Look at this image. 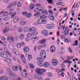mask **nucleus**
I'll return each mask as SVG.
<instances>
[{"label":"nucleus","instance_id":"obj_61","mask_svg":"<svg viewBox=\"0 0 80 80\" xmlns=\"http://www.w3.org/2000/svg\"><path fill=\"white\" fill-rule=\"evenodd\" d=\"M48 12L50 14H52V13H53V11L51 10H49Z\"/></svg>","mask_w":80,"mask_h":80},{"label":"nucleus","instance_id":"obj_17","mask_svg":"<svg viewBox=\"0 0 80 80\" xmlns=\"http://www.w3.org/2000/svg\"><path fill=\"white\" fill-rule=\"evenodd\" d=\"M31 40H32L33 41H36L38 40V36L32 37L31 38Z\"/></svg>","mask_w":80,"mask_h":80},{"label":"nucleus","instance_id":"obj_8","mask_svg":"<svg viewBox=\"0 0 80 80\" xmlns=\"http://www.w3.org/2000/svg\"><path fill=\"white\" fill-rule=\"evenodd\" d=\"M36 72L37 73L39 74V75H43V72L42 71V69L38 68L36 70Z\"/></svg>","mask_w":80,"mask_h":80},{"label":"nucleus","instance_id":"obj_55","mask_svg":"<svg viewBox=\"0 0 80 80\" xmlns=\"http://www.w3.org/2000/svg\"><path fill=\"white\" fill-rule=\"evenodd\" d=\"M12 6H13L12 5V3H11L8 6V8H11Z\"/></svg>","mask_w":80,"mask_h":80},{"label":"nucleus","instance_id":"obj_15","mask_svg":"<svg viewBox=\"0 0 80 80\" xmlns=\"http://www.w3.org/2000/svg\"><path fill=\"white\" fill-rule=\"evenodd\" d=\"M46 27L48 29H52V28H53L54 27L53 26L52 24H48L47 25Z\"/></svg>","mask_w":80,"mask_h":80},{"label":"nucleus","instance_id":"obj_6","mask_svg":"<svg viewBox=\"0 0 80 80\" xmlns=\"http://www.w3.org/2000/svg\"><path fill=\"white\" fill-rule=\"evenodd\" d=\"M42 35H44L45 37L48 36V32L47 30H43L42 31Z\"/></svg>","mask_w":80,"mask_h":80},{"label":"nucleus","instance_id":"obj_62","mask_svg":"<svg viewBox=\"0 0 80 80\" xmlns=\"http://www.w3.org/2000/svg\"><path fill=\"white\" fill-rule=\"evenodd\" d=\"M18 68H19L20 69V71H21L22 67H21V66H20V65H18Z\"/></svg>","mask_w":80,"mask_h":80},{"label":"nucleus","instance_id":"obj_63","mask_svg":"<svg viewBox=\"0 0 80 80\" xmlns=\"http://www.w3.org/2000/svg\"><path fill=\"white\" fill-rule=\"evenodd\" d=\"M30 66L31 68H34V65H33L32 64H30Z\"/></svg>","mask_w":80,"mask_h":80},{"label":"nucleus","instance_id":"obj_22","mask_svg":"<svg viewBox=\"0 0 80 80\" xmlns=\"http://www.w3.org/2000/svg\"><path fill=\"white\" fill-rule=\"evenodd\" d=\"M28 27H24L23 28V30L24 33H27L28 31Z\"/></svg>","mask_w":80,"mask_h":80},{"label":"nucleus","instance_id":"obj_58","mask_svg":"<svg viewBox=\"0 0 80 80\" xmlns=\"http://www.w3.org/2000/svg\"><path fill=\"white\" fill-rule=\"evenodd\" d=\"M9 75L10 76H12L13 77V72H9Z\"/></svg>","mask_w":80,"mask_h":80},{"label":"nucleus","instance_id":"obj_29","mask_svg":"<svg viewBox=\"0 0 80 80\" xmlns=\"http://www.w3.org/2000/svg\"><path fill=\"white\" fill-rule=\"evenodd\" d=\"M10 17H6L4 18L3 20L4 22H7L8 20H10Z\"/></svg>","mask_w":80,"mask_h":80},{"label":"nucleus","instance_id":"obj_43","mask_svg":"<svg viewBox=\"0 0 80 80\" xmlns=\"http://www.w3.org/2000/svg\"><path fill=\"white\" fill-rule=\"evenodd\" d=\"M10 40L12 42H14L15 41V38H14V37H10Z\"/></svg>","mask_w":80,"mask_h":80},{"label":"nucleus","instance_id":"obj_42","mask_svg":"<svg viewBox=\"0 0 80 80\" xmlns=\"http://www.w3.org/2000/svg\"><path fill=\"white\" fill-rule=\"evenodd\" d=\"M56 5H62V2H57Z\"/></svg>","mask_w":80,"mask_h":80},{"label":"nucleus","instance_id":"obj_30","mask_svg":"<svg viewBox=\"0 0 80 80\" xmlns=\"http://www.w3.org/2000/svg\"><path fill=\"white\" fill-rule=\"evenodd\" d=\"M23 31V28H19L18 29V33H21Z\"/></svg>","mask_w":80,"mask_h":80},{"label":"nucleus","instance_id":"obj_12","mask_svg":"<svg viewBox=\"0 0 80 80\" xmlns=\"http://www.w3.org/2000/svg\"><path fill=\"white\" fill-rule=\"evenodd\" d=\"M43 10V8L42 7H39L35 8L34 12H39V11H42Z\"/></svg>","mask_w":80,"mask_h":80},{"label":"nucleus","instance_id":"obj_40","mask_svg":"<svg viewBox=\"0 0 80 80\" xmlns=\"http://www.w3.org/2000/svg\"><path fill=\"white\" fill-rule=\"evenodd\" d=\"M38 62V65L40 66V67H42L43 64L41 62Z\"/></svg>","mask_w":80,"mask_h":80},{"label":"nucleus","instance_id":"obj_64","mask_svg":"<svg viewBox=\"0 0 80 80\" xmlns=\"http://www.w3.org/2000/svg\"><path fill=\"white\" fill-rule=\"evenodd\" d=\"M69 51L71 53H72V49H71L70 47L69 48Z\"/></svg>","mask_w":80,"mask_h":80},{"label":"nucleus","instance_id":"obj_60","mask_svg":"<svg viewBox=\"0 0 80 80\" xmlns=\"http://www.w3.org/2000/svg\"><path fill=\"white\" fill-rule=\"evenodd\" d=\"M9 30H10V31H15V29L10 28Z\"/></svg>","mask_w":80,"mask_h":80},{"label":"nucleus","instance_id":"obj_47","mask_svg":"<svg viewBox=\"0 0 80 80\" xmlns=\"http://www.w3.org/2000/svg\"><path fill=\"white\" fill-rule=\"evenodd\" d=\"M78 42V41H75V42H74V44H72V45H73V46L76 45L77 46L78 45V43H77Z\"/></svg>","mask_w":80,"mask_h":80},{"label":"nucleus","instance_id":"obj_23","mask_svg":"<svg viewBox=\"0 0 80 80\" xmlns=\"http://www.w3.org/2000/svg\"><path fill=\"white\" fill-rule=\"evenodd\" d=\"M44 67H48L50 65V64L48 62H45L43 64Z\"/></svg>","mask_w":80,"mask_h":80},{"label":"nucleus","instance_id":"obj_31","mask_svg":"<svg viewBox=\"0 0 80 80\" xmlns=\"http://www.w3.org/2000/svg\"><path fill=\"white\" fill-rule=\"evenodd\" d=\"M37 60L38 61H39V62H43V59L42 58L39 57L37 59Z\"/></svg>","mask_w":80,"mask_h":80},{"label":"nucleus","instance_id":"obj_10","mask_svg":"<svg viewBox=\"0 0 80 80\" xmlns=\"http://www.w3.org/2000/svg\"><path fill=\"white\" fill-rule=\"evenodd\" d=\"M21 58H22V62L23 63H26V62H27V61H26V59L25 58V56L23 54H21L20 55Z\"/></svg>","mask_w":80,"mask_h":80},{"label":"nucleus","instance_id":"obj_35","mask_svg":"<svg viewBox=\"0 0 80 80\" xmlns=\"http://www.w3.org/2000/svg\"><path fill=\"white\" fill-rule=\"evenodd\" d=\"M49 18L51 20H53L55 19V18L53 15H51L50 16V17Z\"/></svg>","mask_w":80,"mask_h":80},{"label":"nucleus","instance_id":"obj_51","mask_svg":"<svg viewBox=\"0 0 80 80\" xmlns=\"http://www.w3.org/2000/svg\"><path fill=\"white\" fill-rule=\"evenodd\" d=\"M17 5L18 7H21L22 5V3H21V2H18L17 4Z\"/></svg>","mask_w":80,"mask_h":80},{"label":"nucleus","instance_id":"obj_45","mask_svg":"<svg viewBox=\"0 0 80 80\" xmlns=\"http://www.w3.org/2000/svg\"><path fill=\"white\" fill-rule=\"evenodd\" d=\"M2 2L4 3H7L8 2V0H3Z\"/></svg>","mask_w":80,"mask_h":80},{"label":"nucleus","instance_id":"obj_39","mask_svg":"<svg viewBox=\"0 0 80 80\" xmlns=\"http://www.w3.org/2000/svg\"><path fill=\"white\" fill-rule=\"evenodd\" d=\"M26 24L25 22H19V24L20 25H24Z\"/></svg>","mask_w":80,"mask_h":80},{"label":"nucleus","instance_id":"obj_1","mask_svg":"<svg viewBox=\"0 0 80 80\" xmlns=\"http://www.w3.org/2000/svg\"><path fill=\"white\" fill-rule=\"evenodd\" d=\"M38 29L37 28L34 27H31L29 28L28 31L29 32H32L31 34L28 33L27 34V36L28 37H31L32 36H36L38 35V32L37 31Z\"/></svg>","mask_w":80,"mask_h":80},{"label":"nucleus","instance_id":"obj_37","mask_svg":"<svg viewBox=\"0 0 80 80\" xmlns=\"http://www.w3.org/2000/svg\"><path fill=\"white\" fill-rule=\"evenodd\" d=\"M47 75L49 77H51L52 76V74L50 72H48L47 73Z\"/></svg>","mask_w":80,"mask_h":80},{"label":"nucleus","instance_id":"obj_53","mask_svg":"<svg viewBox=\"0 0 80 80\" xmlns=\"http://www.w3.org/2000/svg\"><path fill=\"white\" fill-rule=\"evenodd\" d=\"M3 18V17L2 16H0V23L2 22V20Z\"/></svg>","mask_w":80,"mask_h":80},{"label":"nucleus","instance_id":"obj_9","mask_svg":"<svg viewBox=\"0 0 80 80\" xmlns=\"http://www.w3.org/2000/svg\"><path fill=\"white\" fill-rule=\"evenodd\" d=\"M2 13V16L3 17H6L8 15V12L7 11H2L0 12V15Z\"/></svg>","mask_w":80,"mask_h":80},{"label":"nucleus","instance_id":"obj_36","mask_svg":"<svg viewBox=\"0 0 80 80\" xmlns=\"http://www.w3.org/2000/svg\"><path fill=\"white\" fill-rule=\"evenodd\" d=\"M32 17V13L30 12H28L27 15H26V17H28V18H30V17Z\"/></svg>","mask_w":80,"mask_h":80},{"label":"nucleus","instance_id":"obj_7","mask_svg":"<svg viewBox=\"0 0 80 80\" xmlns=\"http://www.w3.org/2000/svg\"><path fill=\"white\" fill-rule=\"evenodd\" d=\"M34 76L36 79H37L38 80H42V77L40 75L36 74L34 75Z\"/></svg>","mask_w":80,"mask_h":80},{"label":"nucleus","instance_id":"obj_44","mask_svg":"<svg viewBox=\"0 0 80 80\" xmlns=\"http://www.w3.org/2000/svg\"><path fill=\"white\" fill-rule=\"evenodd\" d=\"M46 18V16L43 15L40 17V18L41 19H44Z\"/></svg>","mask_w":80,"mask_h":80},{"label":"nucleus","instance_id":"obj_59","mask_svg":"<svg viewBox=\"0 0 80 80\" xmlns=\"http://www.w3.org/2000/svg\"><path fill=\"white\" fill-rule=\"evenodd\" d=\"M74 12V10H72V11L71 12V14L72 16H74V15H75V13L73 12Z\"/></svg>","mask_w":80,"mask_h":80},{"label":"nucleus","instance_id":"obj_21","mask_svg":"<svg viewBox=\"0 0 80 80\" xmlns=\"http://www.w3.org/2000/svg\"><path fill=\"white\" fill-rule=\"evenodd\" d=\"M18 20H19V18L18 17H15L13 19V22L14 23H17Z\"/></svg>","mask_w":80,"mask_h":80},{"label":"nucleus","instance_id":"obj_4","mask_svg":"<svg viewBox=\"0 0 80 80\" xmlns=\"http://www.w3.org/2000/svg\"><path fill=\"white\" fill-rule=\"evenodd\" d=\"M23 72L22 73V75L23 77H28V74L27 73V71L26 69H24L23 70Z\"/></svg>","mask_w":80,"mask_h":80},{"label":"nucleus","instance_id":"obj_48","mask_svg":"<svg viewBox=\"0 0 80 80\" xmlns=\"http://www.w3.org/2000/svg\"><path fill=\"white\" fill-rule=\"evenodd\" d=\"M47 1L49 3H53L52 0H47Z\"/></svg>","mask_w":80,"mask_h":80},{"label":"nucleus","instance_id":"obj_14","mask_svg":"<svg viewBox=\"0 0 80 80\" xmlns=\"http://www.w3.org/2000/svg\"><path fill=\"white\" fill-rule=\"evenodd\" d=\"M25 37V34L23 33H21L19 35L18 37L20 40H23Z\"/></svg>","mask_w":80,"mask_h":80},{"label":"nucleus","instance_id":"obj_16","mask_svg":"<svg viewBox=\"0 0 80 80\" xmlns=\"http://www.w3.org/2000/svg\"><path fill=\"white\" fill-rule=\"evenodd\" d=\"M9 14L10 16H11V18H13V17L15 16V15H16V12H14L13 13V12H9Z\"/></svg>","mask_w":80,"mask_h":80},{"label":"nucleus","instance_id":"obj_41","mask_svg":"<svg viewBox=\"0 0 80 80\" xmlns=\"http://www.w3.org/2000/svg\"><path fill=\"white\" fill-rule=\"evenodd\" d=\"M63 33H65V35H68V32L67 30H65L63 32Z\"/></svg>","mask_w":80,"mask_h":80},{"label":"nucleus","instance_id":"obj_33","mask_svg":"<svg viewBox=\"0 0 80 80\" xmlns=\"http://www.w3.org/2000/svg\"><path fill=\"white\" fill-rule=\"evenodd\" d=\"M5 61L7 62H12V60H11V59L8 58L5 59Z\"/></svg>","mask_w":80,"mask_h":80},{"label":"nucleus","instance_id":"obj_32","mask_svg":"<svg viewBox=\"0 0 80 80\" xmlns=\"http://www.w3.org/2000/svg\"><path fill=\"white\" fill-rule=\"evenodd\" d=\"M18 68V66H15L12 67V69L13 70H14V71H17V70H18V68Z\"/></svg>","mask_w":80,"mask_h":80},{"label":"nucleus","instance_id":"obj_11","mask_svg":"<svg viewBox=\"0 0 80 80\" xmlns=\"http://www.w3.org/2000/svg\"><path fill=\"white\" fill-rule=\"evenodd\" d=\"M52 63L53 65L55 66L58 64V61L55 59H54L52 60Z\"/></svg>","mask_w":80,"mask_h":80},{"label":"nucleus","instance_id":"obj_56","mask_svg":"<svg viewBox=\"0 0 80 80\" xmlns=\"http://www.w3.org/2000/svg\"><path fill=\"white\" fill-rule=\"evenodd\" d=\"M1 38V40H3V41H5V40H6V38L4 37H2Z\"/></svg>","mask_w":80,"mask_h":80},{"label":"nucleus","instance_id":"obj_54","mask_svg":"<svg viewBox=\"0 0 80 80\" xmlns=\"http://www.w3.org/2000/svg\"><path fill=\"white\" fill-rule=\"evenodd\" d=\"M17 5V2H13V3H12V6H15Z\"/></svg>","mask_w":80,"mask_h":80},{"label":"nucleus","instance_id":"obj_25","mask_svg":"<svg viewBox=\"0 0 80 80\" xmlns=\"http://www.w3.org/2000/svg\"><path fill=\"white\" fill-rule=\"evenodd\" d=\"M46 41H47L46 39H44L40 40L39 42L40 43H41V44H42V43H45V42H46Z\"/></svg>","mask_w":80,"mask_h":80},{"label":"nucleus","instance_id":"obj_57","mask_svg":"<svg viewBox=\"0 0 80 80\" xmlns=\"http://www.w3.org/2000/svg\"><path fill=\"white\" fill-rule=\"evenodd\" d=\"M28 58L29 59H32V56L31 55H29L28 56Z\"/></svg>","mask_w":80,"mask_h":80},{"label":"nucleus","instance_id":"obj_26","mask_svg":"<svg viewBox=\"0 0 80 80\" xmlns=\"http://www.w3.org/2000/svg\"><path fill=\"white\" fill-rule=\"evenodd\" d=\"M42 13L43 15H48V12L46 10H43L42 11Z\"/></svg>","mask_w":80,"mask_h":80},{"label":"nucleus","instance_id":"obj_18","mask_svg":"<svg viewBox=\"0 0 80 80\" xmlns=\"http://www.w3.org/2000/svg\"><path fill=\"white\" fill-rule=\"evenodd\" d=\"M29 48L27 47H25L23 49V51L25 53H27L29 51Z\"/></svg>","mask_w":80,"mask_h":80},{"label":"nucleus","instance_id":"obj_20","mask_svg":"<svg viewBox=\"0 0 80 80\" xmlns=\"http://www.w3.org/2000/svg\"><path fill=\"white\" fill-rule=\"evenodd\" d=\"M8 78L5 76H2L0 78V80H8Z\"/></svg>","mask_w":80,"mask_h":80},{"label":"nucleus","instance_id":"obj_28","mask_svg":"<svg viewBox=\"0 0 80 80\" xmlns=\"http://www.w3.org/2000/svg\"><path fill=\"white\" fill-rule=\"evenodd\" d=\"M63 63H67L68 64H71L72 63V61H70L68 60H66L62 62Z\"/></svg>","mask_w":80,"mask_h":80},{"label":"nucleus","instance_id":"obj_46","mask_svg":"<svg viewBox=\"0 0 80 80\" xmlns=\"http://www.w3.org/2000/svg\"><path fill=\"white\" fill-rule=\"evenodd\" d=\"M40 15V13L38 12V13H36L34 14V16L36 17L37 16H38V15Z\"/></svg>","mask_w":80,"mask_h":80},{"label":"nucleus","instance_id":"obj_19","mask_svg":"<svg viewBox=\"0 0 80 80\" xmlns=\"http://www.w3.org/2000/svg\"><path fill=\"white\" fill-rule=\"evenodd\" d=\"M13 52L17 55H20V52H19V51L16 49L13 50Z\"/></svg>","mask_w":80,"mask_h":80},{"label":"nucleus","instance_id":"obj_13","mask_svg":"<svg viewBox=\"0 0 80 80\" xmlns=\"http://www.w3.org/2000/svg\"><path fill=\"white\" fill-rule=\"evenodd\" d=\"M51 52L52 53H54L55 52V47L53 45L51 46L50 49Z\"/></svg>","mask_w":80,"mask_h":80},{"label":"nucleus","instance_id":"obj_38","mask_svg":"<svg viewBox=\"0 0 80 80\" xmlns=\"http://www.w3.org/2000/svg\"><path fill=\"white\" fill-rule=\"evenodd\" d=\"M63 71H65V69L64 68H62L58 70V72H60L61 73H62V72H63Z\"/></svg>","mask_w":80,"mask_h":80},{"label":"nucleus","instance_id":"obj_49","mask_svg":"<svg viewBox=\"0 0 80 80\" xmlns=\"http://www.w3.org/2000/svg\"><path fill=\"white\" fill-rule=\"evenodd\" d=\"M17 47L19 48H21V44H20V43H18L17 44Z\"/></svg>","mask_w":80,"mask_h":80},{"label":"nucleus","instance_id":"obj_2","mask_svg":"<svg viewBox=\"0 0 80 80\" xmlns=\"http://www.w3.org/2000/svg\"><path fill=\"white\" fill-rule=\"evenodd\" d=\"M47 22V21L46 20H42L41 19H38L37 21L38 24L40 25L42 23H46Z\"/></svg>","mask_w":80,"mask_h":80},{"label":"nucleus","instance_id":"obj_34","mask_svg":"<svg viewBox=\"0 0 80 80\" xmlns=\"http://www.w3.org/2000/svg\"><path fill=\"white\" fill-rule=\"evenodd\" d=\"M34 7H35V5L34 4H31L29 7V8L31 9V10H32L34 8Z\"/></svg>","mask_w":80,"mask_h":80},{"label":"nucleus","instance_id":"obj_52","mask_svg":"<svg viewBox=\"0 0 80 80\" xmlns=\"http://www.w3.org/2000/svg\"><path fill=\"white\" fill-rule=\"evenodd\" d=\"M43 47V46L41 45H39L38 46V50H40Z\"/></svg>","mask_w":80,"mask_h":80},{"label":"nucleus","instance_id":"obj_5","mask_svg":"<svg viewBox=\"0 0 80 80\" xmlns=\"http://www.w3.org/2000/svg\"><path fill=\"white\" fill-rule=\"evenodd\" d=\"M0 56L3 58H7L8 54L5 52H2L0 53Z\"/></svg>","mask_w":80,"mask_h":80},{"label":"nucleus","instance_id":"obj_24","mask_svg":"<svg viewBox=\"0 0 80 80\" xmlns=\"http://www.w3.org/2000/svg\"><path fill=\"white\" fill-rule=\"evenodd\" d=\"M8 31H10V29L8 28H6L3 30V33H6L7 32H8Z\"/></svg>","mask_w":80,"mask_h":80},{"label":"nucleus","instance_id":"obj_3","mask_svg":"<svg viewBox=\"0 0 80 80\" xmlns=\"http://www.w3.org/2000/svg\"><path fill=\"white\" fill-rule=\"evenodd\" d=\"M40 56V57H43L44 59L46 58V53H45V50H42L41 51Z\"/></svg>","mask_w":80,"mask_h":80},{"label":"nucleus","instance_id":"obj_27","mask_svg":"<svg viewBox=\"0 0 80 80\" xmlns=\"http://www.w3.org/2000/svg\"><path fill=\"white\" fill-rule=\"evenodd\" d=\"M8 48L10 50H12L14 48V46L12 44H9L8 45Z\"/></svg>","mask_w":80,"mask_h":80},{"label":"nucleus","instance_id":"obj_50","mask_svg":"<svg viewBox=\"0 0 80 80\" xmlns=\"http://www.w3.org/2000/svg\"><path fill=\"white\" fill-rule=\"evenodd\" d=\"M28 13V12H22V14L23 15H25L26 17Z\"/></svg>","mask_w":80,"mask_h":80}]
</instances>
